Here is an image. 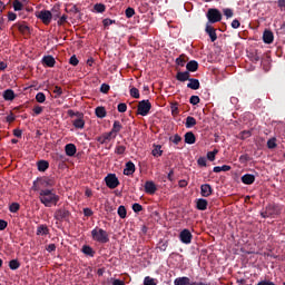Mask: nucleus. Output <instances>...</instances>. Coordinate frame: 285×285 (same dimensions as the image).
<instances>
[{"mask_svg":"<svg viewBox=\"0 0 285 285\" xmlns=\"http://www.w3.org/2000/svg\"><path fill=\"white\" fill-rule=\"evenodd\" d=\"M118 112H126L128 110V105L126 102H120L117 107Z\"/></svg>","mask_w":285,"mask_h":285,"instance_id":"54","label":"nucleus"},{"mask_svg":"<svg viewBox=\"0 0 285 285\" xmlns=\"http://www.w3.org/2000/svg\"><path fill=\"white\" fill-rule=\"evenodd\" d=\"M38 181L43 188H52V186L56 184L55 178H40Z\"/></svg>","mask_w":285,"mask_h":285,"instance_id":"14","label":"nucleus"},{"mask_svg":"<svg viewBox=\"0 0 285 285\" xmlns=\"http://www.w3.org/2000/svg\"><path fill=\"white\" fill-rule=\"evenodd\" d=\"M206 35L210 38V41L214 43V41H217V30L210 26L209 23L206 24L205 28Z\"/></svg>","mask_w":285,"mask_h":285,"instance_id":"9","label":"nucleus"},{"mask_svg":"<svg viewBox=\"0 0 285 285\" xmlns=\"http://www.w3.org/2000/svg\"><path fill=\"white\" fill-rule=\"evenodd\" d=\"M14 12H21L23 11V4L19 0H13L12 2Z\"/></svg>","mask_w":285,"mask_h":285,"instance_id":"35","label":"nucleus"},{"mask_svg":"<svg viewBox=\"0 0 285 285\" xmlns=\"http://www.w3.org/2000/svg\"><path fill=\"white\" fill-rule=\"evenodd\" d=\"M127 215H128V210H126V206L120 205L118 207V216L120 217V219H126Z\"/></svg>","mask_w":285,"mask_h":285,"instance_id":"33","label":"nucleus"},{"mask_svg":"<svg viewBox=\"0 0 285 285\" xmlns=\"http://www.w3.org/2000/svg\"><path fill=\"white\" fill-rule=\"evenodd\" d=\"M20 267H21V263H19L18 259H11V261L9 262V268H10L11 271H18V268H20Z\"/></svg>","mask_w":285,"mask_h":285,"instance_id":"34","label":"nucleus"},{"mask_svg":"<svg viewBox=\"0 0 285 285\" xmlns=\"http://www.w3.org/2000/svg\"><path fill=\"white\" fill-rule=\"evenodd\" d=\"M174 285H190V279L186 276L177 277L174 281Z\"/></svg>","mask_w":285,"mask_h":285,"instance_id":"29","label":"nucleus"},{"mask_svg":"<svg viewBox=\"0 0 285 285\" xmlns=\"http://www.w3.org/2000/svg\"><path fill=\"white\" fill-rule=\"evenodd\" d=\"M19 208H21V205H19V203H12L9 206L10 213H19Z\"/></svg>","mask_w":285,"mask_h":285,"instance_id":"48","label":"nucleus"},{"mask_svg":"<svg viewBox=\"0 0 285 285\" xmlns=\"http://www.w3.org/2000/svg\"><path fill=\"white\" fill-rule=\"evenodd\" d=\"M96 117H98L99 119H104V117H106V108L97 107L96 108Z\"/></svg>","mask_w":285,"mask_h":285,"instance_id":"38","label":"nucleus"},{"mask_svg":"<svg viewBox=\"0 0 285 285\" xmlns=\"http://www.w3.org/2000/svg\"><path fill=\"white\" fill-rule=\"evenodd\" d=\"M83 215H85V217H92V215H95V213L92 212V209L86 207V208H83Z\"/></svg>","mask_w":285,"mask_h":285,"instance_id":"60","label":"nucleus"},{"mask_svg":"<svg viewBox=\"0 0 285 285\" xmlns=\"http://www.w3.org/2000/svg\"><path fill=\"white\" fill-rule=\"evenodd\" d=\"M202 197H210L213 195V186L210 184H204L200 186Z\"/></svg>","mask_w":285,"mask_h":285,"instance_id":"12","label":"nucleus"},{"mask_svg":"<svg viewBox=\"0 0 285 285\" xmlns=\"http://www.w3.org/2000/svg\"><path fill=\"white\" fill-rule=\"evenodd\" d=\"M151 155L154 157H161V155H164V151L161 150L160 145L155 146V148L151 151Z\"/></svg>","mask_w":285,"mask_h":285,"instance_id":"40","label":"nucleus"},{"mask_svg":"<svg viewBox=\"0 0 285 285\" xmlns=\"http://www.w3.org/2000/svg\"><path fill=\"white\" fill-rule=\"evenodd\" d=\"M188 81L189 83H187V88H190V90H199L200 88L199 79L189 78Z\"/></svg>","mask_w":285,"mask_h":285,"instance_id":"25","label":"nucleus"},{"mask_svg":"<svg viewBox=\"0 0 285 285\" xmlns=\"http://www.w3.org/2000/svg\"><path fill=\"white\" fill-rule=\"evenodd\" d=\"M194 126H197V119H195V117L188 116L186 118L185 127L186 128H194Z\"/></svg>","mask_w":285,"mask_h":285,"instance_id":"30","label":"nucleus"},{"mask_svg":"<svg viewBox=\"0 0 285 285\" xmlns=\"http://www.w3.org/2000/svg\"><path fill=\"white\" fill-rule=\"evenodd\" d=\"M214 173H228V170H230V166L228 165H223L222 167L216 166L214 167Z\"/></svg>","mask_w":285,"mask_h":285,"instance_id":"36","label":"nucleus"},{"mask_svg":"<svg viewBox=\"0 0 285 285\" xmlns=\"http://www.w3.org/2000/svg\"><path fill=\"white\" fill-rule=\"evenodd\" d=\"M176 65L180 66V68H184L186 66V56L185 55H180L177 59H176Z\"/></svg>","mask_w":285,"mask_h":285,"instance_id":"41","label":"nucleus"},{"mask_svg":"<svg viewBox=\"0 0 285 285\" xmlns=\"http://www.w3.org/2000/svg\"><path fill=\"white\" fill-rule=\"evenodd\" d=\"M52 92L55 95V99H59V97L63 95V89H61L59 86H55Z\"/></svg>","mask_w":285,"mask_h":285,"instance_id":"39","label":"nucleus"},{"mask_svg":"<svg viewBox=\"0 0 285 285\" xmlns=\"http://www.w3.org/2000/svg\"><path fill=\"white\" fill-rule=\"evenodd\" d=\"M151 108L153 105L150 104V100H141L138 102L137 115L146 117Z\"/></svg>","mask_w":285,"mask_h":285,"instance_id":"5","label":"nucleus"},{"mask_svg":"<svg viewBox=\"0 0 285 285\" xmlns=\"http://www.w3.org/2000/svg\"><path fill=\"white\" fill-rule=\"evenodd\" d=\"M177 81H188L190 79V72L189 71H178L176 75Z\"/></svg>","mask_w":285,"mask_h":285,"instance_id":"21","label":"nucleus"},{"mask_svg":"<svg viewBox=\"0 0 285 285\" xmlns=\"http://www.w3.org/2000/svg\"><path fill=\"white\" fill-rule=\"evenodd\" d=\"M65 153L67 157H75L77 155V146L75 144H67L65 146Z\"/></svg>","mask_w":285,"mask_h":285,"instance_id":"13","label":"nucleus"},{"mask_svg":"<svg viewBox=\"0 0 285 285\" xmlns=\"http://www.w3.org/2000/svg\"><path fill=\"white\" fill-rule=\"evenodd\" d=\"M71 215L72 214L70 213V210H68L66 207H61L55 212L53 218L57 222H70Z\"/></svg>","mask_w":285,"mask_h":285,"instance_id":"3","label":"nucleus"},{"mask_svg":"<svg viewBox=\"0 0 285 285\" xmlns=\"http://www.w3.org/2000/svg\"><path fill=\"white\" fill-rule=\"evenodd\" d=\"M145 193H147V195H155V193H157V185H155V181L147 180L145 183Z\"/></svg>","mask_w":285,"mask_h":285,"instance_id":"11","label":"nucleus"},{"mask_svg":"<svg viewBox=\"0 0 285 285\" xmlns=\"http://www.w3.org/2000/svg\"><path fill=\"white\" fill-rule=\"evenodd\" d=\"M4 101H14V97H17L14 95V90L12 89H7L3 91V95H2Z\"/></svg>","mask_w":285,"mask_h":285,"instance_id":"26","label":"nucleus"},{"mask_svg":"<svg viewBox=\"0 0 285 285\" xmlns=\"http://www.w3.org/2000/svg\"><path fill=\"white\" fill-rule=\"evenodd\" d=\"M37 19H40L45 26H50L52 21V12L50 10H41L36 13Z\"/></svg>","mask_w":285,"mask_h":285,"instance_id":"6","label":"nucleus"},{"mask_svg":"<svg viewBox=\"0 0 285 285\" xmlns=\"http://www.w3.org/2000/svg\"><path fill=\"white\" fill-rule=\"evenodd\" d=\"M59 195L55 194L53 189H40L39 202L46 206V208H52L59 204Z\"/></svg>","mask_w":285,"mask_h":285,"instance_id":"1","label":"nucleus"},{"mask_svg":"<svg viewBox=\"0 0 285 285\" xmlns=\"http://www.w3.org/2000/svg\"><path fill=\"white\" fill-rule=\"evenodd\" d=\"M37 168L39 173H46L50 168V163L48 160H38Z\"/></svg>","mask_w":285,"mask_h":285,"instance_id":"17","label":"nucleus"},{"mask_svg":"<svg viewBox=\"0 0 285 285\" xmlns=\"http://www.w3.org/2000/svg\"><path fill=\"white\" fill-rule=\"evenodd\" d=\"M129 95L130 97H132L134 99H139L140 95H139V89H137L136 87H132L129 90Z\"/></svg>","mask_w":285,"mask_h":285,"instance_id":"45","label":"nucleus"},{"mask_svg":"<svg viewBox=\"0 0 285 285\" xmlns=\"http://www.w3.org/2000/svg\"><path fill=\"white\" fill-rule=\"evenodd\" d=\"M21 35H30V27L26 22H17L13 24Z\"/></svg>","mask_w":285,"mask_h":285,"instance_id":"10","label":"nucleus"},{"mask_svg":"<svg viewBox=\"0 0 285 285\" xmlns=\"http://www.w3.org/2000/svg\"><path fill=\"white\" fill-rule=\"evenodd\" d=\"M33 112H35V115H41V112H43V107H41V106H35L33 107Z\"/></svg>","mask_w":285,"mask_h":285,"instance_id":"63","label":"nucleus"},{"mask_svg":"<svg viewBox=\"0 0 285 285\" xmlns=\"http://www.w3.org/2000/svg\"><path fill=\"white\" fill-rule=\"evenodd\" d=\"M240 181H243V184H245L246 186H250V185L255 184V175L245 174L242 176Z\"/></svg>","mask_w":285,"mask_h":285,"instance_id":"15","label":"nucleus"},{"mask_svg":"<svg viewBox=\"0 0 285 285\" xmlns=\"http://www.w3.org/2000/svg\"><path fill=\"white\" fill-rule=\"evenodd\" d=\"M69 63L71 66H79V59L77 58V56H71L70 59H69Z\"/></svg>","mask_w":285,"mask_h":285,"instance_id":"59","label":"nucleus"},{"mask_svg":"<svg viewBox=\"0 0 285 285\" xmlns=\"http://www.w3.org/2000/svg\"><path fill=\"white\" fill-rule=\"evenodd\" d=\"M52 19L57 21L61 17V8L58 4H55L51 9Z\"/></svg>","mask_w":285,"mask_h":285,"instance_id":"28","label":"nucleus"},{"mask_svg":"<svg viewBox=\"0 0 285 285\" xmlns=\"http://www.w3.org/2000/svg\"><path fill=\"white\" fill-rule=\"evenodd\" d=\"M144 284L145 285H157V283L155 282V278H153L150 276L145 277Z\"/></svg>","mask_w":285,"mask_h":285,"instance_id":"52","label":"nucleus"},{"mask_svg":"<svg viewBox=\"0 0 285 285\" xmlns=\"http://www.w3.org/2000/svg\"><path fill=\"white\" fill-rule=\"evenodd\" d=\"M256 285H275V283L268 279H263L259 281Z\"/></svg>","mask_w":285,"mask_h":285,"instance_id":"64","label":"nucleus"},{"mask_svg":"<svg viewBox=\"0 0 285 285\" xmlns=\"http://www.w3.org/2000/svg\"><path fill=\"white\" fill-rule=\"evenodd\" d=\"M91 237L94 242H98V244H108L110 242V237L108 236V232L106 229L96 227L91 230Z\"/></svg>","mask_w":285,"mask_h":285,"instance_id":"2","label":"nucleus"},{"mask_svg":"<svg viewBox=\"0 0 285 285\" xmlns=\"http://www.w3.org/2000/svg\"><path fill=\"white\" fill-rule=\"evenodd\" d=\"M8 21H17V13L9 11L8 12Z\"/></svg>","mask_w":285,"mask_h":285,"instance_id":"62","label":"nucleus"},{"mask_svg":"<svg viewBox=\"0 0 285 285\" xmlns=\"http://www.w3.org/2000/svg\"><path fill=\"white\" fill-rule=\"evenodd\" d=\"M50 229L48 228V225H40L37 228V235H49Z\"/></svg>","mask_w":285,"mask_h":285,"instance_id":"32","label":"nucleus"},{"mask_svg":"<svg viewBox=\"0 0 285 285\" xmlns=\"http://www.w3.org/2000/svg\"><path fill=\"white\" fill-rule=\"evenodd\" d=\"M217 153H219V150H217V149H214L213 151H208L207 159L209 161H215V157H216Z\"/></svg>","mask_w":285,"mask_h":285,"instance_id":"51","label":"nucleus"},{"mask_svg":"<svg viewBox=\"0 0 285 285\" xmlns=\"http://www.w3.org/2000/svg\"><path fill=\"white\" fill-rule=\"evenodd\" d=\"M82 253H83V255H87L88 257H92L95 255V249H92V247H90V245H83Z\"/></svg>","mask_w":285,"mask_h":285,"instance_id":"31","label":"nucleus"},{"mask_svg":"<svg viewBox=\"0 0 285 285\" xmlns=\"http://www.w3.org/2000/svg\"><path fill=\"white\" fill-rule=\"evenodd\" d=\"M116 155H124L126 153V146L124 145H118L115 148Z\"/></svg>","mask_w":285,"mask_h":285,"instance_id":"50","label":"nucleus"},{"mask_svg":"<svg viewBox=\"0 0 285 285\" xmlns=\"http://www.w3.org/2000/svg\"><path fill=\"white\" fill-rule=\"evenodd\" d=\"M199 101H202L199 99V96H191L189 99V104H191V106H197V104H199Z\"/></svg>","mask_w":285,"mask_h":285,"instance_id":"56","label":"nucleus"},{"mask_svg":"<svg viewBox=\"0 0 285 285\" xmlns=\"http://www.w3.org/2000/svg\"><path fill=\"white\" fill-rule=\"evenodd\" d=\"M186 68L187 72H197V70H199V62H197L196 60H190L189 62H187Z\"/></svg>","mask_w":285,"mask_h":285,"instance_id":"18","label":"nucleus"},{"mask_svg":"<svg viewBox=\"0 0 285 285\" xmlns=\"http://www.w3.org/2000/svg\"><path fill=\"white\" fill-rule=\"evenodd\" d=\"M67 115H68L69 117H83V114H82V112H79V111L75 112L72 109H69V110L67 111Z\"/></svg>","mask_w":285,"mask_h":285,"instance_id":"53","label":"nucleus"},{"mask_svg":"<svg viewBox=\"0 0 285 285\" xmlns=\"http://www.w3.org/2000/svg\"><path fill=\"white\" fill-rule=\"evenodd\" d=\"M196 208L197 210H207L208 208V200L205 198H199L196 200Z\"/></svg>","mask_w":285,"mask_h":285,"instance_id":"23","label":"nucleus"},{"mask_svg":"<svg viewBox=\"0 0 285 285\" xmlns=\"http://www.w3.org/2000/svg\"><path fill=\"white\" fill-rule=\"evenodd\" d=\"M169 141H171V144H175V146H178V144L181 141V136H179V134L170 136Z\"/></svg>","mask_w":285,"mask_h":285,"instance_id":"42","label":"nucleus"},{"mask_svg":"<svg viewBox=\"0 0 285 285\" xmlns=\"http://www.w3.org/2000/svg\"><path fill=\"white\" fill-rule=\"evenodd\" d=\"M111 285H126V283L119 278H111Z\"/></svg>","mask_w":285,"mask_h":285,"instance_id":"61","label":"nucleus"},{"mask_svg":"<svg viewBox=\"0 0 285 285\" xmlns=\"http://www.w3.org/2000/svg\"><path fill=\"white\" fill-rule=\"evenodd\" d=\"M131 208H132L134 213H141V210H144V206H141L138 203H135Z\"/></svg>","mask_w":285,"mask_h":285,"instance_id":"55","label":"nucleus"},{"mask_svg":"<svg viewBox=\"0 0 285 285\" xmlns=\"http://www.w3.org/2000/svg\"><path fill=\"white\" fill-rule=\"evenodd\" d=\"M125 16L127 19H132V17H135V9L132 7H128L125 10Z\"/></svg>","mask_w":285,"mask_h":285,"instance_id":"43","label":"nucleus"},{"mask_svg":"<svg viewBox=\"0 0 285 285\" xmlns=\"http://www.w3.org/2000/svg\"><path fill=\"white\" fill-rule=\"evenodd\" d=\"M72 126L78 130H83V128H86V120H83V117H78L77 119L72 120Z\"/></svg>","mask_w":285,"mask_h":285,"instance_id":"19","label":"nucleus"},{"mask_svg":"<svg viewBox=\"0 0 285 285\" xmlns=\"http://www.w3.org/2000/svg\"><path fill=\"white\" fill-rule=\"evenodd\" d=\"M134 173H135V163L132 161L126 163L124 175H126L127 177H130V175H132Z\"/></svg>","mask_w":285,"mask_h":285,"instance_id":"22","label":"nucleus"},{"mask_svg":"<svg viewBox=\"0 0 285 285\" xmlns=\"http://www.w3.org/2000/svg\"><path fill=\"white\" fill-rule=\"evenodd\" d=\"M112 23H116V21L110 18H106L102 20V26H105V28H108V26H112Z\"/></svg>","mask_w":285,"mask_h":285,"instance_id":"58","label":"nucleus"},{"mask_svg":"<svg viewBox=\"0 0 285 285\" xmlns=\"http://www.w3.org/2000/svg\"><path fill=\"white\" fill-rule=\"evenodd\" d=\"M121 128H124V126H121V122L119 120H115L111 128V132L114 134L112 139L117 138V132H120Z\"/></svg>","mask_w":285,"mask_h":285,"instance_id":"24","label":"nucleus"},{"mask_svg":"<svg viewBox=\"0 0 285 285\" xmlns=\"http://www.w3.org/2000/svg\"><path fill=\"white\" fill-rule=\"evenodd\" d=\"M223 13L226 17V19H233V16H234L233 9L230 8L223 9Z\"/></svg>","mask_w":285,"mask_h":285,"instance_id":"49","label":"nucleus"},{"mask_svg":"<svg viewBox=\"0 0 285 285\" xmlns=\"http://www.w3.org/2000/svg\"><path fill=\"white\" fill-rule=\"evenodd\" d=\"M36 101H38V104H45L46 102V94L38 92L36 95Z\"/></svg>","mask_w":285,"mask_h":285,"instance_id":"47","label":"nucleus"},{"mask_svg":"<svg viewBox=\"0 0 285 285\" xmlns=\"http://www.w3.org/2000/svg\"><path fill=\"white\" fill-rule=\"evenodd\" d=\"M267 148H269V150H273V148H277V138H271L269 140H267Z\"/></svg>","mask_w":285,"mask_h":285,"instance_id":"44","label":"nucleus"},{"mask_svg":"<svg viewBox=\"0 0 285 285\" xmlns=\"http://www.w3.org/2000/svg\"><path fill=\"white\" fill-rule=\"evenodd\" d=\"M105 184H106L107 188L115 190V188H117V186H119V178H117V175H115V174H108L105 177Z\"/></svg>","mask_w":285,"mask_h":285,"instance_id":"7","label":"nucleus"},{"mask_svg":"<svg viewBox=\"0 0 285 285\" xmlns=\"http://www.w3.org/2000/svg\"><path fill=\"white\" fill-rule=\"evenodd\" d=\"M197 141V138L195 137V134L193 131H188L185 134V144H189L191 146Z\"/></svg>","mask_w":285,"mask_h":285,"instance_id":"27","label":"nucleus"},{"mask_svg":"<svg viewBox=\"0 0 285 285\" xmlns=\"http://www.w3.org/2000/svg\"><path fill=\"white\" fill-rule=\"evenodd\" d=\"M249 59L253 63H258V61H262V56H259L257 52H250Z\"/></svg>","mask_w":285,"mask_h":285,"instance_id":"37","label":"nucleus"},{"mask_svg":"<svg viewBox=\"0 0 285 285\" xmlns=\"http://www.w3.org/2000/svg\"><path fill=\"white\" fill-rule=\"evenodd\" d=\"M43 66H47V68H55V63H57V60H55V57L52 56H45L42 58Z\"/></svg>","mask_w":285,"mask_h":285,"instance_id":"16","label":"nucleus"},{"mask_svg":"<svg viewBox=\"0 0 285 285\" xmlns=\"http://www.w3.org/2000/svg\"><path fill=\"white\" fill-rule=\"evenodd\" d=\"M110 91V85H108V83H102L101 86H100V92H104V95H107V92H109Z\"/></svg>","mask_w":285,"mask_h":285,"instance_id":"57","label":"nucleus"},{"mask_svg":"<svg viewBox=\"0 0 285 285\" xmlns=\"http://www.w3.org/2000/svg\"><path fill=\"white\" fill-rule=\"evenodd\" d=\"M179 239L181 244H191L193 243V233L190 229H183L179 234Z\"/></svg>","mask_w":285,"mask_h":285,"instance_id":"8","label":"nucleus"},{"mask_svg":"<svg viewBox=\"0 0 285 285\" xmlns=\"http://www.w3.org/2000/svg\"><path fill=\"white\" fill-rule=\"evenodd\" d=\"M275 39V36L273 35V31L271 30H265L263 33V41L264 43H273Z\"/></svg>","mask_w":285,"mask_h":285,"instance_id":"20","label":"nucleus"},{"mask_svg":"<svg viewBox=\"0 0 285 285\" xmlns=\"http://www.w3.org/2000/svg\"><path fill=\"white\" fill-rule=\"evenodd\" d=\"M206 17L208 19L207 23H219V21H222V11H219V9L210 8L208 9Z\"/></svg>","mask_w":285,"mask_h":285,"instance_id":"4","label":"nucleus"},{"mask_svg":"<svg viewBox=\"0 0 285 285\" xmlns=\"http://www.w3.org/2000/svg\"><path fill=\"white\" fill-rule=\"evenodd\" d=\"M94 10H96V12H99V13L106 12V4H104V3H96L94 6Z\"/></svg>","mask_w":285,"mask_h":285,"instance_id":"46","label":"nucleus"}]
</instances>
